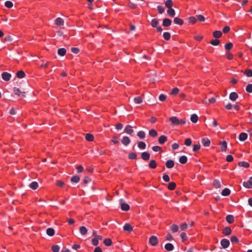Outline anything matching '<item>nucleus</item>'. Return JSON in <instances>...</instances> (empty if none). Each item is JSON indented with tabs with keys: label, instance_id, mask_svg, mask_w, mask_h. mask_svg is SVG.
Segmentation results:
<instances>
[{
	"label": "nucleus",
	"instance_id": "1",
	"mask_svg": "<svg viewBox=\"0 0 252 252\" xmlns=\"http://www.w3.org/2000/svg\"><path fill=\"white\" fill-rule=\"evenodd\" d=\"M169 121L171 122L173 126H178L179 125H184L186 123L185 119H179L177 117L172 116L169 118Z\"/></svg>",
	"mask_w": 252,
	"mask_h": 252
},
{
	"label": "nucleus",
	"instance_id": "2",
	"mask_svg": "<svg viewBox=\"0 0 252 252\" xmlns=\"http://www.w3.org/2000/svg\"><path fill=\"white\" fill-rule=\"evenodd\" d=\"M120 203L121 205V209L122 210L124 211H127L129 210V205L128 204L124 202V200L123 199H121L120 200Z\"/></svg>",
	"mask_w": 252,
	"mask_h": 252
},
{
	"label": "nucleus",
	"instance_id": "3",
	"mask_svg": "<svg viewBox=\"0 0 252 252\" xmlns=\"http://www.w3.org/2000/svg\"><path fill=\"white\" fill-rule=\"evenodd\" d=\"M149 244L153 246H156L158 243V239L157 236H152L149 238Z\"/></svg>",
	"mask_w": 252,
	"mask_h": 252
},
{
	"label": "nucleus",
	"instance_id": "4",
	"mask_svg": "<svg viewBox=\"0 0 252 252\" xmlns=\"http://www.w3.org/2000/svg\"><path fill=\"white\" fill-rule=\"evenodd\" d=\"M13 92L14 94L21 97H25V92H22L20 89L18 88L14 87L13 88Z\"/></svg>",
	"mask_w": 252,
	"mask_h": 252
},
{
	"label": "nucleus",
	"instance_id": "5",
	"mask_svg": "<svg viewBox=\"0 0 252 252\" xmlns=\"http://www.w3.org/2000/svg\"><path fill=\"white\" fill-rule=\"evenodd\" d=\"M243 186L247 189H252V177H250L248 181L244 182Z\"/></svg>",
	"mask_w": 252,
	"mask_h": 252
},
{
	"label": "nucleus",
	"instance_id": "6",
	"mask_svg": "<svg viewBox=\"0 0 252 252\" xmlns=\"http://www.w3.org/2000/svg\"><path fill=\"white\" fill-rule=\"evenodd\" d=\"M220 245L223 249L227 248L229 245V241L227 239H223L220 241Z\"/></svg>",
	"mask_w": 252,
	"mask_h": 252
},
{
	"label": "nucleus",
	"instance_id": "7",
	"mask_svg": "<svg viewBox=\"0 0 252 252\" xmlns=\"http://www.w3.org/2000/svg\"><path fill=\"white\" fill-rule=\"evenodd\" d=\"M1 77L3 80H4L5 81H8L10 80V79L11 77V75L10 73H9L8 72H3L1 74Z\"/></svg>",
	"mask_w": 252,
	"mask_h": 252
},
{
	"label": "nucleus",
	"instance_id": "8",
	"mask_svg": "<svg viewBox=\"0 0 252 252\" xmlns=\"http://www.w3.org/2000/svg\"><path fill=\"white\" fill-rule=\"evenodd\" d=\"M172 24V21L169 18H164L163 20L162 26L165 27H169Z\"/></svg>",
	"mask_w": 252,
	"mask_h": 252
},
{
	"label": "nucleus",
	"instance_id": "9",
	"mask_svg": "<svg viewBox=\"0 0 252 252\" xmlns=\"http://www.w3.org/2000/svg\"><path fill=\"white\" fill-rule=\"evenodd\" d=\"M121 142L123 145L127 146L130 143V139L127 136H124L121 140Z\"/></svg>",
	"mask_w": 252,
	"mask_h": 252
},
{
	"label": "nucleus",
	"instance_id": "10",
	"mask_svg": "<svg viewBox=\"0 0 252 252\" xmlns=\"http://www.w3.org/2000/svg\"><path fill=\"white\" fill-rule=\"evenodd\" d=\"M124 132L126 133L131 135L133 132L132 126L130 125H127L124 129Z\"/></svg>",
	"mask_w": 252,
	"mask_h": 252
},
{
	"label": "nucleus",
	"instance_id": "11",
	"mask_svg": "<svg viewBox=\"0 0 252 252\" xmlns=\"http://www.w3.org/2000/svg\"><path fill=\"white\" fill-rule=\"evenodd\" d=\"M55 24L57 26H63L64 25V21L62 18L58 17L56 19Z\"/></svg>",
	"mask_w": 252,
	"mask_h": 252
},
{
	"label": "nucleus",
	"instance_id": "12",
	"mask_svg": "<svg viewBox=\"0 0 252 252\" xmlns=\"http://www.w3.org/2000/svg\"><path fill=\"white\" fill-rule=\"evenodd\" d=\"M150 155L147 152H144L141 153V158L144 160H148L150 159Z\"/></svg>",
	"mask_w": 252,
	"mask_h": 252
},
{
	"label": "nucleus",
	"instance_id": "13",
	"mask_svg": "<svg viewBox=\"0 0 252 252\" xmlns=\"http://www.w3.org/2000/svg\"><path fill=\"white\" fill-rule=\"evenodd\" d=\"M201 143L205 147H208L210 144V140L207 138H203L201 139Z\"/></svg>",
	"mask_w": 252,
	"mask_h": 252
},
{
	"label": "nucleus",
	"instance_id": "14",
	"mask_svg": "<svg viewBox=\"0 0 252 252\" xmlns=\"http://www.w3.org/2000/svg\"><path fill=\"white\" fill-rule=\"evenodd\" d=\"M231 233V229L229 226L225 227L222 231V233L226 236L230 235Z\"/></svg>",
	"mask_w": 252,
	"mask_h": 252
},
{
	"label": "nucleus",
	"instance_id": "15",
	"mask_svg": "<svg viewBox=\"0 0 252 252\" xmlns=\"http://www.w3.org/2000/svg\"><path fill=\"white\" fill-rule=\"evenodd\" d=\"M248 138V134L245 132H242L239 134V139L241 141H244Z\"/></svg>",
	"mask_w": 252,
	"mask_h": 252
},
{
	"label": "nucleus",
	"instance_id": "16",
	"mask_svg": "<svg viewBox=\"0 0 252 252\" xmlns=\"http://www.w3.org/2000/svg\"><path fill=\"white\" fill-rule=\"evenodd\" d=\"M174 248V246L171 243H167L164 246V249L166 251H169V252L172 251L173 250Z\"/></svg>",
	"mask_w": 252,
	"mask_h": 252
},
{
	"label": "nucleus",
	"instance_id": "17",
	"mask_svg": "<svg viewBox=\"0 0 252 252\" xmlns=\"http://www.w3.org/2000/svg\"><path fill=\"white\" fill-rule=\"evenodd\" d=\"M238 97V94L235 92H232L230 94L229 98L232 101H235Z\"/></svg>",
	"mask_w": 252,
	"mask_h": 252
},
{
	"label": "nucleus",
	"instance_id": "18",
	"mask_svg": "<svg viewBox=\"0 0 252 252\" xmlns=\"http://www.w3.org/2000/svg\"><path fill=\"white\" fill-rule=\"evenodd\" d=\"M165 165L167 168H171L174 166V161L172 159H169L166 161Z\"/></svg>",
	"mask_w": 252,
	"mask_h": 252
},
{
	"label": "nucleus",
	"instance_id": "19",
	"mask_svg": "<svg viewBox=\"0 0 252 252\" xmlns=\"http://www.w3.org/2000/svg\"><path fill=\"white\" fill-rule=\"evenodd\" d=\"M123 229L128 232H131L133 230L132 227L129 223H126L123 226Z\"/></svg>",
	"mask_w": 252,
	"mask_h": 252
},
{
	"label": "nucleus",
	"instance_id": "20",
	"mask_svg": "<svg viewBox=\"0 0 252 252\" xmlns=\"http://www.w3.org/2000/svg\"><path fill=\"white\" fill-rule=\"evenodd\" d=\"M226 220L229 223H232L234 221V217L232 215H228L226 217Z\"/></svg>",
	"mask_w": 252,
	"mask_h": 252
},
{
	"label": "nucleus",
	"instance_id": "21",
	"mask_svg": "<svg viewBox=\"0 0 252 252\" xmlns=\"http://www.w3.org/2000/svg\"><path fill=\"white\" fill-rule=\"evenodd\" d=\"M220 150L221 152H224L227 148V143L225 141H223L220 143Z\"/></svg>",
	"mask_w": 252,
	"mask_h": 252
},
{
	"label": "nucleus",
	"instance_id": "22",
	"mask_svg": "<svg viewBox=\"0 0 252 252\" xmlns=\"http://www.w3.org/2000/svg\"><path fill=\"white\" fill-rule=\"evenodd\" d=\"M173 22L175 24L180 26H181L184 24V21L178 17L174 18Z\"/></svg>",
	"mask_w": 252,
	"mask_h": 252
},
{
	"label": "nucleus",
	"instance_id": "23",
	"mask_svg": "<svg viewBox=\"0 0 252 252\" xmlns=\"http://www.w3.org/2000/svg\"><path fill=\"white\" fill-rule=\"evenodd\" d=\"M167 140V138L165 135H161L158 138V142L160 144H164Z\"/></svg>",
	"mask_w": 252,
	"mask_h": 252
},
{
	"label": "nucleus",
	"instance_id": "24",
	"mask_svg": "<svg viewBox=\"0 0 252 252\" xmlns=\"http://www.w3.org/2000/svg\"><path fill=\"white\" fill-rule=\"evenodd\" d=\"M46 233L49 236H53L55 234V230L53 228H48L46 230Z\"/></svg>",
	"mask_w": 252,
	"mask_h": 252
},
{
	"label": "nucleus",
	"instance_id": "25",
	"mask_svg": "<svg viewBox=\"0 0 252 252\" xmlns=\"http://www.w3.org/2000/svg\"><path fill=\"white\" fill-rule=\"evenodd\" d=\"M230 193V190L228 188H225L221 191V195L224 196H227L229 195Z\"/></svg>",
	"mask_w": 252,
	"mask_h": 252
},
{
	"label": "nucleus",
	"instance_id": "26",
	"mask_svg": "<svg viewBox=\"0 0 252 252\" xmlns=\"http://www.w3.org/2000/svg\"><path fill=\"white\" fill-rule=\"evenodd\" d=\"M88 231L87 229L84 226H82L79 228V232L81 235H84L87 234Z\"/></svg>",
	"mask_w": 252,
	"mask_h": 252
},
{
	"label": "nucleus",
	"instance_id": "27",
	"mask_svg": "<svg viewBox=\"0 0 252 252\" xmlns=\"http://www.w3.org/2000/svg\"><path fill=\"white\" fill-rule=\"evenodd\" d=\"M66 52V50L64 48H59L58 50V54L61 56H63L65 55Z\"/></svg>",
	"mask_w": 252,
	"mask_h": 252
},
{
	"label": "nucleus",
	"instance_id": "28",
	"mask_svg": "<svg viewBox=\"0 0 252 252\" xmlns=\"http://www.w3.org/2000/svg\"><path fill=\"white\" fill-rule=\"evenodd\" d=\"M157 166V162L155 160L152 159L150 161V163H149V166L150 168L152 169H155L156 168Z\"/></svg>",
	"mask_w": 252,
	"mask_h": 252
},
{
	"label": "nucleus",
	"instance_id": "29",
	"mask_svg": "<svg viewBox=\"0 0 252 252\" xmlns=\"http://www.w3.org/2000/svg\"><path fill=\"white\" fill-rule=\"evenodd\" d=\"M238 165L240 167H244L245 168H248L250 166L249 163L245 161L239 162Z\"/></svg>",
	"mask_w": 252,
	"mask_h": 252
},
{
	"label": "nucleus",
	"instance_id": "30",
	"mask_svg": "<svg viewBox=\"0 0 252 252\" xmlns=\"http://www.w3.org/2000/svg\"><path fill=\"white\" fill-rule=\"evenodd\" d=\"M198 119V116L196 114H193L191 115L190 121L193 123H197Z\"/></svg>",
	"mask_w": 252,
	"mask_h": 252
},
{
	"label": "nucleus",
	"instance_id": "31",
	"mask_svg": "<svg viewBox=\"0 0 252 252\" xmlns=\"http://www.w3.org/2000/svg\"><path fill=\"white\" fill-rule=\"evenodd\" d=\"M188 160V158L186 156H182L179 158V161L181 164H185Z\"/></svg>",
	"mask_w": 252,
	"mask_h": 252
},
{
	"label": "nucleus",
	"instance_id": "32",
	"mask_svg": "<svg viewBox=\"0 0 252 252\" xmlns=\"http://www.w3.org/2000/svg\"><path fill=\"white\" fill-rule=\"evenodd\" d=\"M16 76L20 79L23 78L25 76V73L23 70H19L16 73Z\"/></svg>",
	"mask_w": 252,
	"mask_h": 252
},
{
	"label": "nucleus",
	"instance_id": "33",
	"mask_svg": "<svg viewBox=\"0 0 252 252\" xmlns=\"http://www.w3.org/2000/svg\"><path fill=\"white\" fill-rule=\"evenodd\" d=\"M167 14L171 17H173L175 15V11L172 7L169 8L167 11Z\"/></svg>",
	"mask_w": 252,
	"mask_h": 252
},
{
	"label": "nucleus",
	"instance_id": "34",
	"mask_svg": "<svg viewBox=\"0 0 252 252\" xmlns=\"http://www.w3.org/2000/svg\"><path fill=\"white\" fill-rule=\"evenodd\" d=\"M138 147L141 150H144L146 149V145L144 142L140 141L138 143Z\"/></svg>",
	"mask_w": 252,
	"mask_h": 252
},
{
	"label": "nucleus",
	"instance_id": "35",
	"mask_svg": "<svg viewBox=\"0 0 252 252\" xmlns=\"http://www.w3.org/2000/svg\"><path fill=\"white\" fill-rule=\"evenodd\" d=\"M213 36L215 38H220L222 35V32L220 31H215L213 32Z\"/></svg>",
	"mask_w": 252,
	"mask_h": 252
},
{
	"label": "nucleus",
	"instance_id": "36",
	"mask_svg": "<svg viewBox=\"0 0 252 252\" xmlns=\"http://www.w3.org/2000/svg\"><path fill=\"white\" fill-rule=\"evenodd\" d=\"M70 180L72 183H77L80 181V178L77 175H74L71 178Z\"/></svg>",
	"mask_w": 252,
	"mask_h": 252
},
{
	"label": "nucleus",
	"instance_id": "37",
	"mask_svg": "<svg viewBox=\"0 0 252 252\" xmlns=\"http://www.w3.org/2000/svg\"><path fill=\"white\" fill-rule=\"evenodd\" d=\"M158 24V19H157L156 18H154L152 20L151 25L152 27H153V28L157 27Z\"/></svg>",
	"mask_w": 252,
	"mask_h": 252
},
{
	"label": "nucleus",
	"instance_id": "38",
	"mask_svg": "<svg viewBox=\"0 0 252 252\" xmlns=\"http://www.w3.org/2000/svg\"><path fill=\"white\" fill-rule=\"evenodd\" d=\"M149 134L152 137H156L158 135V132L155 129H152L149 130Z\"/></svg>",
	"mask_w": 252,
	"mask_h": 252
},
{
	"label": "nucleus",
	"instance_id": "39",
	"mask_svg": "<svg viewBox=\"0 0 252 252\" xmlns=\"http://www.w3.org/2000/svg\"><path fill=\"white\" fill-rule=\"evenodd\" d=\"M85 138L88 141H93L94 139V135L91 133H87L85 136Z\"/></svg>",
	"mask_w": 252,
	"mask_h": 252
},
{
	"label": "nucleus",
	"instance_id": "40",
	"mask_svg": "<svg viewBox=\"0 0 252 252\" xmlns=\"http://www.w3.org/2000/svg\"><path fill=\"white\" fill-rule=\"evenodd\" d=\"M29 187L32 189H36L38 187V184L36 182H32L30 184Z\"/></svg>",
	"mask_w": 252,
	"mask_h": 252
},
{
	"label": "nucleus",
	"instance_id": "41",
	"mask_svg": "<svg viewBox=\"0 0 252 252\" xmlns=\"http://www.w3.org/2000/svg\"><path fill=\"white\" fill-rule=\"evenodd\" d=\"M104 244L106 246H110L112 245V240L110 238H106L103 241Z\"/></svg>",
	"mask_w": 252,
	"mask_h": 252
},
{
	"label": "nucleus",
	"instance_id": "42",
	"mask_svg": "<svg viewBox=\"0 0 252 252\" xmlns=\"http://www.w3.org/2000/svg\"><path fill=\"white\" fill-rule=\"evenodd\" d=\"M137 154L136 153H130L128 156V158L130 159H135L137 158Z\"/></svg>",
	"mask_w": 252,
	"mask_h": 252
},
{
	"label": "nucleus",
	"instance_id": "43",
	"mask_svg": "<svg viewBox=\"0 0 252 252\" xmlns=\"http://www.w3.org/2000/svg\"><path fill=\"white\" fill-rule=\"evenodd\" d=\"M175 187H176V184L175 182H171L168 184V189L169 190H173L175 189Z\"/></svg>",
	"mask_w": 252,
	"mask_h": 252
},
{
	"label": "nucleus",
	"instance_id": "44",
	"mask_svg": "<svg viewBox=\"0 0 252 252\" xmlns=\"http://www.w3.org/2000/svg\"><path fill=\"white\" fill-rule=\"evenodd\" d=\"M213 186L216 189L220 188L221 186L220 181L218 180H215L213 182Z\"/></svg>",
	"mask_w": 252,
	"mask_h": 252
},
{
	"label": "nucleus",
	"instance_id": "45",
	"mask_svg": "<svg viewBox=\"0 0 252 252\" xmlns=\"http://www.w3.org/2000/svg\"><path fill=\"white\" fill-rule=\"evenodd\" d=\"M179 229L178 226L176 224H173L171 226V230L173 233H175L178 231Z\"/></svg>",
	"mask_w": 252,
	"mask_h": 252
},
{
	"label": "nucleus",
	"instance_id": "46",
	"mask_svg": "<svg viewBox=\"0 0 252 252\" xmlns=\"http://www.w3.org/2000/svg\"><path fill=\"white\" fill-rule=\"evenodd\" d=\"M133 100L135 104H141L143 101L142 98L140 96L135 97Z\"/></svg>",
	"mask_w": 252,
	"mask_h": 252
},
{
	"label": "nucleus",
	"instance_id": "47",
	"mask_svg": "<svg viewBox=\"0 0 252 252\" xmlns=\"http://www.w3.org/2000/svg\"><path fill=\"white\" fill-rule=\"evenodd\" d=\"M163 37L165 40H168L171 37L170 33L168 32H164L163 34Z\"/></svg>",
	"mask_w": 252,
	"mask_h": 252
},
{
	"label": "nucleus",
	"instance_id": "48",
	"mask_svg": "<svg viewBox=\"0 0 252 252\" xmlns=\"http://www.w3.org/2000/svg\"><path fill=\"white\" fill-rule=\"evenodd\" d=\"M137 135L141 139H144L145 137V133L142 130L138 131Z\"/></svg>",
	"mask_w": 252,
	"mask_h": 252
},
{
	"label": "nucleus",
	"instance_id": "49",
	"mask_svg": "<svg viewBox=\"0 0 252 252\" xmlns=\"http://www.w3.org/2000/svg\"><path fill=\"white\" fill-rule=\"evenodd\" d=\"M220 43V41L218 39H215L210 42V43L214 46H217Z\"/></svg>",
	"mask_w": 252,
	"mask_h": 252
},
{
	"label": "nucleus",
	"instance_id": "50",
	"mask_svg": "<svg viewBox=\"0 0 252 252\" xmlns=\"http://www.w3.org/2000/svg\"><path fill=\"white\" fill-rule=\"evenodd\" d=\"M233 47V44L231 42H228L226 43L225 46L224 48L226 50H230Z\"/></svg>",
	"mask_w": 252,
	"mask_h": 252
},
{
	"label": "nucleus",
	"instance_id": "51",
	"mask_svg": "<svg viewBox=\"0 0 252 252\" xmlns=\"http://www.w3.org/2000/svg\"><path fill=\"white\" fill-rule=\"evenodd\" d=\"M165 4L168 8H171L173 5L172 0H167L165 2Z\"/></svg>",
	"mask_w": 252,
	"mask_h": 252
},
{
	"label": "nucleus",
	"instance_id": "52",
	"mask_svg": "<svg viewBox=\"0 0 252 252\" xmlns=\"http://www.w3.org/2000/svg\"><path fill=\"white\" fill-rule=\"evenodd\" d=\"M157 9L159 12V14H162L164 12L165 8L162 5H158L157 6Z\"/></svg>",
	"mask_w": 252,
	"mask_h": 252
},
{
	"label": "nucleus",
	"instance_id": "53",
	"mask_svg": "<svg viewBox=\"0 0 252 252\" xmlns=\"http://www.w3.org/2000/svg\"><path fill=\"white\" fill-rule=\"evenodd\" d=\"M60 248L58 245H55L52 247V250L53 252H59Z\"/></svg>",
	"mask_w": 252,
	"mask_h": 252
},
{
	"label": "nucleus",
	"instance_id": "54",
	"mask_svg": "<svg viewBox=\"0 0 252 252\" xmlns=\"http://www.w3.org/2000/svg\"><path fill=\"white\" fill-rule=\"evenodd\" d=\"M196 19L200 22H204L205 20V17L201 14L197 15L196 16Z\"/></svg>",
	"mask_w": 252,
	"mask_h": 252
},
{
	"label": "nucleus",
	"instance_id": "55",
	"mask_svg": "<svg viewBox=\"0 0 252 252\" xmlns=\"http://www.w3.org/2000/svg\"><path fill=\"white\" fill-rule=\"evenodd\" d=\"M246 90L247 92L252 93V84H249L246 86Z\"/></svg>",
	"mask_w": 252,
	"mask_h": 252
},
{
	"label": "nucleus",
	"instance_id": "56",
	"mask_svg": "<svg viewBox=\"0 0 252 252\" xmlns=\"http://www.w3.org/2000/svg\"><path fill=\"white\" fill-rule=\"evenodd\" d=\"M13 5V3L11 1L7 0L5 2V6L7 8H11Z\"/></svg>",
	"mask_w": 252,
	"mask_h": 252
},
{
	"label": "nucleus",
	"instance_id": "57",
	"mask_svg": "<svg viewBox=\"0 0 252 252\" xmlns=\"http://www.w3.org/2000/svg\"><path fill=\"white\" fill-rule=\"evenodd\" d=\"M245 74L248 77H252V70L248 69L245 71Z\"/></svg>",
	"mask_w": 252,
	"mask_h": 252
},
{
	"label": "nucleus",
	"instance_id": "58",
	"mask_svg": "<svg viewBox=\"0 0 252 252\" xmlns=\"http://www.w3.org/2000/svg\"><path fill=\"white\" fill-rule=\"evenodd\" d=\"M230 240L232 243H236L239 242L238 239L235 236H232Z\"/></svg>",
	"mask_w": 252,
	"mask_h": 252
},
{
	"label": "nucleus",
	"instance_id": "59",
	"mask_svg": "<svg viewBox=\"0 0 252 252\" xmlns=\"http://www.w3.org/2000/svg\"><path fill=\"white\" fill-rule=\"evenodd\" d=\"M196 17H195L191 16L189 18V23L191 24L195 23V22H196Z\"/></svg>",
	"mask_w": 252,
	"mask_h": 252
},
{
	"label": "nucleus",
	"instance_id": "60",
	"mask_svg": "<svg viewBox=\"0 0 252 252\" xmlns=\"http://www.w3.org/2000/svg\"><path fill=\"white\" fill-rule=\"evenodd\" d=\"M192 143V141H191V140L190 138H187L186 140H185V144L187 146H189L191 145Z\"/></svg>",
	"mask_w": 252,
	"mask_h": 252
},
{
	"label": "nucleus",
	"instance_id": "61",
	"mask_svg": "<svg viewBox=\"0 0 252 252\" xmlns=\"http://www.w3.org/2000/svg\"><path fill=\"white\" fill-rule=\"evenodd\" d=\"M92 244L94 246H96L98 245V239L97 238H94L93 239H92Z\"/></svg>",
	"mask_w": 252,
	"mask_h": 252
},
{
	"label": "nucleus",
	"instance_id": "62",
	"mask_svg": "<svg viewBox=\"0 0 252 252\" xmlns=\"http://www.w3.org/2000/svg\"><path fill=\"white\" fill-rule=\"evenodd\" d=\"M179 90L177 88H174L172 89L171 94L173 95H176L179 93Z\"/></svg>",
	"mask_w": 252,
	"mask_h": 252
},
{
	"label": "nucleus",
	"instance_id": "63",
	"mask_svg": "<svg viewBox=\"0 0 252 252\" xmlns=\"http://www.w3.org/2000/svg\"><path fill=\"white\" fill-rule=\"evenodd\" d=\"M200 148V144H194L193 145V152H196L198 150H199Z\"/></svg>",
	"mask_w": 252,
	"mask_h": 252
},
{
	"label": "nucleus",
	"instance_id": "64",
	"mask_svg": "<svg viewBox=\"0 0 252 252\" xmlns=\"http://www.w3.org/2000/svg\"><path fill=\"white\" fill-rule=\"evenodd\" d=\"M162 179L166 182H169L170 181L169 176L167 174H164L163 175Z\"/></svg>",
	"mask_w": 252,
	"mask_h": 252
}]
</instances>
